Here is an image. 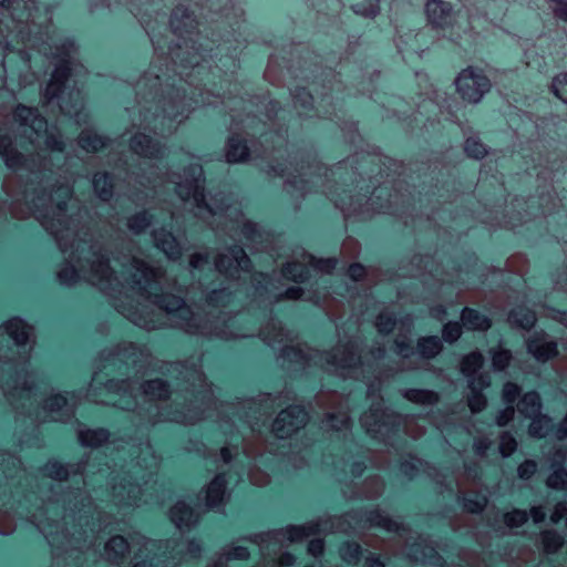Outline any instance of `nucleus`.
Listing matches in <instances>:
<instances>
[{
	"instance_id": "30",
	"label": "nucleus",
	"mask_w": 567,
	"mask_h": 567,
	"mask_svg": "<svg viewBox=\"0 0 567 567\" xmlns=\"http://www.w3.org/2000/svg\"><path fill=\"white\" fill-rule=\"evenodd\" d=\"M155 224V215L151 209H142L127 216L125 226L134 236L145 234Z\"/></svg>"
},
{
	"instance_id": "33",
	"label": "nucleus",
	"mask_w": 567,
	"mask_h": 567,
	"mask_svg": "<svg viewBox=\"0 0 567 567\" xmlns=\"http://www.w3.org/2000/svg\"><path fill=\"white\" fill-rule=\"evenodd\" d=\"M507 321L513 329L529 331L535 326L536 316L526 307H516L508 312Z\"/></svg>"
},
{
	"instance_id": "14",
	"label": "nucleus",
	"mask_w": 567,
	"mask_h": 567,
	"mask_svg": "<svg viewBox=\"0 0 567 567\" xmlns=\"http://www.w3.org/2000/svg\"><path fill=\"white\" fill-rule=\"evenodd\" d=\"M350 396H343L337 391H320L313 398L317 408L327 410L321 421L322 429L330 433V439L341 443L343 453L334 463L336 471H341L340 483L348 485V473L352 478L360 477L367 468L365 456L353 458L354 451L361 447L352 437V420L349 415Z\"/></svg>"
},
{
	"instance_id": "41",
	"label": "nucleus",
	"mask_w": 567,
	"mask_h": 567,
	"mask_svg": "<svg viewBox=\"0 0 567 567\" xmlns=\"http://www.w3.org/2000/svg\"><path fill=\"white\" fill-rule=\"evenodd\" d=\"M484 363V357L480 351H473L463 357L461 371L465 377H472L480 372Z\"/></svg>"
},
{
	"instance_id": "45",
	"label": "nucleus",
	"mask_w": 567,
	"mask_h": 567,
	"mask_svg": "<svg viewBox=\"0 0 567 567\" xmlns=\"http://www.w3.org/2000/svg\"><path fill=\"white\" fill-rule=\"evenodd\" d=\"M487 504L485 496L478 494H467L463 496V507L472 514H481Z\"/></svg>"
},
{
	"instance_id": "49",
	"label": "nucleus",
	"mask_w": 567,
	"mask_h": 567,
	"mask_svg": "<svg viewBox=\"0 0 567 567\" xmlns=\"http://www.w3.org/2000/svg\"><path fill=\"white\" fill-rule=\"evenodd\" d=\"M512 352L507 349L498 348L492 351V365L496 371H504L512 361Z\"/></svg>"
},
{
	"instance_id": "25",
	"label": "nucleus",
	"mask_w": 567,
	"mask_h": 567,
	"mask_svg": "<svg viewBox=\"0 0 567 567\" xmlns=\"http://www.w3.org/2000/svg\"><path fill=\"white\" fill-rule=\"evenodd\" d=\"M227 489L225 473H218L207 485L205 492L206 506L210 509H219L223 506Z\"/></svg>"
},
{
	"instance_id": "61",
	"label": "nucleus",
	"mask_w": 567,
	"mask_h": 567,
	"mask_svg": "<svg viewBox=\"0 0 567 567\" xmlns=\"http://www.w3.org/2000/svg\"><path fill=\"white\" fill-rule=\"evenodd\" d=\"M567 515V501L558 502L553 509L550 520L553 524H558Z\"/></svg>"
},
{
	"instance_id": "17",
	"label": "nucleus",
	"mask_w": 567,
	"mask_h": 567,
	"mask_svg": "<svg viewBox=\"0 0 567 567\" xmlns=\"http://www.w3.org/2000/svg\"><path fill=\"white\" fill-rule=\"evenodd\" d=\"M458 94L464 101L476 104L491 90V81L482 70L467 68L455 79Z\"/></svg>"
},
{
	"instance_id": "39",
	"label": "nucleus",
	"mask_w": 567,
	"mask_h": 567,
	"mask_svg": "<svg viewBox=\"0 0 567 567\" xmlns=\"http://www.w3.org/2000/svg\"><path fill=\"white\" fill-rule=\"evenodd\" d=\"M530 424L528 427V433L532 437L543 439L546 437L550 430L551 419L543 414H536L535 416H530Z\"/></svg>"
},
{
	"instance_id": "6",
	"label": "nucleus",
	"mask_w": 567,
	"mask_h": 567,
	"mask_svg": "<svg viewBox=\"0 0 567 567\" xmlns=\"http://www.w3.org/2000/svg\"><path fill=\"white\" fill-rule=\"evenodd\" d=\"M32 333L33 327L18 317L0 326V389L16 412L19 445L41 449L44 439L40 424L71 422L83 393H52L40 405L39 383L43 382V374L31 368Z\"/></svg>"
},
{
	"instance_id": "56",
	"label": "nucleus",
	"mask_w": 567,
	"mask_h": 567,
	"mask_svg": "<svg viewBox=\"0 0 567 567\" xmlns=\"http://www.w3.org/2000/svg\"><path fill=\"white\" fill-rule=\"evenodd\" d=\"M520 386L513 382H506L503 388L502 399L507 405H514L520 395Z\"/></svg>"
},
{
	"instance_id": "42",
	"label": "nucleus",
	"mask_w": 567,
	"mask_h": 567,
	"mask_svg": "<svg viewBox=\"0 0 567 567\" xmlns=\"http://www.w3.org/2000/svg\"><path fill=\"white\" fill-rule=\"evenodd\" d=\"M352 10L358 16L373 19L380 12V0H362L353 4Z\"/></svg>"
},
{
	"instance_id": "26",
	"label": "nucleus",
	"mask_w": 567,
	"mask_h": 567,
	"mask_svg": "<svg viewBox=\"0 0 567 567\" xmlns=\"http://www.w3.org/2000/svg\"><path fill=\"white\" fill-rule=\"evenodd\" d=\"M78 440L81 445L87 447H99L110 440V431L104 427L91 429L86 425L79 423L78 430Z\"/></svg>"
},
{
	"instance_id": "52",
	"label": "nucleus",
	"mask_w": 567,
	"mask_h": 567,
	"mask_svg": "<svg viewBox=\"0 0 567 567\" xmlns=\"http://www.w3.org/2000/svg\"><path fill=\"white\" fill-rule=\"evenodd\" d=\"M517 449V441L509 432H503L499 436V453L503 457H509Z\"/></svg>"
},
{
	"instance_id": "7",
	"label": "nucleus",
	"mask_w": 567,
	"mask_h": 567,
	"mask_svg": "<svg viewBox=\"0 0 567 567\" xmlns=\"http://www.w3.org/2000/svg\"><path fill=\"white\" fill-rule=\"evenodd\" d=\"M237 84L224 90L223 83L217 87H206L190 92L198 102H193L192 110L198 105H214L220 102L230 116V135L226 144V161L231 164L245 163L251 155L266 159L262 168L269 176L293 178L298 176L295 168L297 157L291 158L288 151L286 121L290 111L282 109L268 95H254L249 100L239 96Z\"/></svg>"
},
{
	"instance_id": "23",
	"label": "nucleus",
	"mask_w": 567,
	"mask_h": 567,
	"mask_svg": "<svg viewBox=\"0 0 567 567\" xmlns=\"http://www.w3.org/2000/svg\"><path fill=\"white\" fill-rule=\"evenodd\" d=\"M169 516L175 526L182 532L189 529L199 520V512L184 501H178L169 511Z\"/></svg>"
},
{
	"instance_id": "20",
	"label": "nucleus",
	"mask_w": 567,
	"mask_h": 567,
	"mask_svg": "<svg viewBox=\"0 0 567 567\" xmlns=\"http://www.w3.org/2000/svg\"><path fill=\"white\" fill-rule=\"evenodd\" d=\"M385 488V483L380 475H370L363 483L353 487H346L342 494L348 499H377Z\"/></svg>"
},
{
	"instance_id": "58",
	"label": "nucleus",
	"mask_w": 567,
	"mask_h": 567,
	"mask_svg": "<svg viewBox=\"0 0 567 567\" xmlns=\"http://www.w3.org/2000/svg\"><path fill=\"white\" fill-rule=\"evenodd\" d=\"M549 8L551 9L555 18L567 22V1L566 0H550Z\"/></svg>"
},
{
	"instance_id": "37",
	"label": "nucleus",
	"mask_w": 567,
	"mask_h": 567,
	"mask_svg": "<svg viewBox=\"0 0 567 567\" xmlns=\"http://www.w3.org/2000/svg\"><path fill=\"white\" fill-rule=\"evenodd\" d=\"M249 550L245 546H228L224 548L217 560L208 567H228L231 560H246L249 558Z\"/></svg>"
},
{
	"instance_id": "13",
	"label": "nucleus",
	"mask_w": 567,
	"mask_h": 567,
	"mask_svg": "<svg viewBox=\"0 0 567 567\" xmlns=\"http://www.w3.org/2000/svg\"><path fill=\"white\" fill-rule=\"evenodd\" d=\"M388 162L389 169L392 173H386V179L371 192L364 204L362 198H359L357 204L351 202L349 206L336 199L334 203L343 214L344 219L364 220L374 213H382L401 218L405 226H411L414 229L421 228L423 223L430 226L439 225V219L442 220V215L450 212V208L444 205L439 209H432L431 213L417 212L413 194L415 188L411 190L406 187L403 190L402 187V181L400 179L402 164L395 159H388Z\"/></svg>"
},
{
	"instance_id": "36",
	"label": "nucleus",
	"mask_w": 567,
	"mask_h": 567,
	"mask_svg": "<svg viewBox=\"0 0 567 567\" xmlns=\"http://www.w3.org/2000/svg\"><path fill=\"white\" fill-rule=\"evenodd\" d=\"M433 470L426 462L415 456H410L400 464L401 474L409 480L415 478L421 472L431 475Z\"/></svg>"
},
{
	"instance_id": "34",
	"label": "nucleus",
	"mask_w": 567,
	"mask_h": 567,
	"mask_svg": "<svg viewBox=\"0 0 567 567\" xmlns=\"http://www.w3.org/2000/svg\"><path fill=\"white\" fill-rule=\"evenodd\" d=\"M542 406L540 395L536 391L526 392L517 402V411L527 419L539 414Z\"/></svg>"
},
{
	"instance_id": "24",
	"label": "nucleus",
	"mask_w": 567,
	"mask_h": 567,
	"mask_svg": "<svg viewBox=\"0 0 567 567\" xmlns=\"http://www.w3.org/2000/svg\"><path fill=\"white\" fill-rule=\"evenodd\" d=\"M152 237L156 248L162 250L171 260H177L182 256V246L177 238L164 227L154 229Z\"/></svg>"
},
{
	"instance_id": "28",
	"label": "nucleus",
	"mask_w": 567,
	"mask_h": 567,
	"mask_svg": "<svg viewBox=\"0 0 567 567\" xmlns=\"http://www.w3.org/2000/svg\"><path fill=\"white\" fill-rule=\"evenodd\" d=\"M112 140L93 130L84 128L78 137V145L86 153H97L110 146Z\"/></svg>"
},
{
	"instance_id": "62",
	"label": "nucleus",
	"mask_w": 567,
	"mask_h": 567,
	"mask_svg": "<svg viewBox=\"0 0 567 567\" xmlns=\"http://www.w3.org/2000/svg\"><path fill=\"white\" fill-rule=\"evenodd\" d=\"M567 460V450L564 447L556 449L550 460V468L565 467Z\"/></svg>"
},
{
	"instance_id": "12",
	"label": "nucleus",
	"mask_w": 567,
	"mask_h": 567,
	"mask_svg": "<svg viewBox=\"0 0 567 567\" xmlns=\"http://www.w3.org/2000/svg\"><path fill=\"white\" fill-rule=\"evenodd\" d=\"M378 527L389 533L405 530L399 523L385 515L379 507L371 509L358 508L341 515H327L302 525H289L286 528L250 534L241 537L258 545L262 556H270L284 546L285 542H300L309 536L328 533L355 534L360 530Z\"/></svg>"
},
{
	"instance_id": "44",
	"label": "nucleus",
	"mask_w": 567,
	"mask_h": 567,
	"mask_svg": "<svg viewBox=\"0 0 567 567\" xmlns=\"http://www.w3.org/2000/svg\"><path fill=\"white\" fill-rule=\"evenodd\" d=\"M396 326V318L392 312L381 311L375 319V327L380 334H390Z\"/></svg>"
},
{
	"instance_id": "57",
	"label": "nucleus",
	"mask_w": 567,
	"mask_h": 567,
	"mask_svg": "<svg viewBox=\"0 0 567 567\" xmlns=\"http://www.w3.org/2000/svg\"><path fill=\"white\" fill-rule=\"evenodd\" d=\"M537 471V463L534 460H526L517 467V475L522 480H529Z\"/></svg>"
},
{
	"instance_id": "9",
	"label": "nucleus",
	"mask_w": 567,
	"mask_h": 567,
	"mask_svg": "<svg viewBox=\"0 0 567 567\" xmlns=\"http://www.w3.org/2000/svg\"><path fill=\"white\" fill-rule=\"evenodd\" d=\"M280 394L260 393L256 398H248L230 402L220 412V429L227 436L224 446L214 455V462L219 465H230V468L240 481L245 474L257 486H265L270 482L267 473L255 470L257 458L261 456V449L250 446L246 432L257 441H264L262 429L266 427L268 415L279 406Z\"/></svg>"
},
{
	"instance_id": "16",
	"label": "nucleus",
	"mask_w": 567,
	"mask_h": 567,
	"mask_svg": "<svg viewBox=\"0 0 567 567\" xmlns=\"http://www.w3.org/2000/svg\"><path fill=\"white\" fill-rule=\"evenodd\" d=\"M401 276L406 277H420L423 278L424 284H427V278H432L437 285V289L440 293H443V289L445 286H453L457 288L456 296L463 289H468L470 286L465 284L463 279H461V274L457 275L456 279L452 278H437V275L434 271H437L436 266L434 265V259L430 255H415L411 262L410 268L404 269L400 268Z\"/></svg>"
},
{
	"instance_id": "54",
	"label": "nucleus",
	"mask_w": 567,
	"mask_h": 567,
	"mask_svg": "<svg viewBox=\"0 0 567 567\" xmlns=\"http://www.w3.org/2000/svg\"><path fill=\"white\" fill-rule=\"evenodd\" d=\"M282 76V70L279 68L276 55H270L268 60V65L265 70V78L271 82L277 83L280 81Z\"/></svg>"
},
{
	"instance_id": "35",
	"label": "nucleus",
	"mask_w": 567,
	"mask_h": 567,
	"mask_svg": "<svg viewBox=\"0 0 567 567\" xmlns=\"http://www.w3.org/2000/svg\"><path fill=\"white\" fill-rule=\"evenodd\" d=\"M402 396L424 406L435 405L440 400V395L435 391L426 389H404L402 390Z\"/></svg>"
},
{
	"instance_id": "60",
	"label": "nucleus",
	"mask_w": 567,
	"mask_h": 567,
	"mask_svg": "<svg viewBox=\"0 0 567 567\" xmlns=\"http://www.w3.org/2000/svg\"><path fill=\"white\" fill-rule=\"evenodd\" d=\"M491 445H492V442L489 439L480 437L474 441V444H473L474 453L480 457H484V456H486Z\"/></svg>"
},
{
	"instance_id": "22",
	"label": "nucleus",
	"mask_w": 567,
	"mask_h": 567,
	"mask_svg": "<svg viewBox=\"0 0 567 567\" xmlns=\"http://www.w3.org/2000/svg\"><path fill=\"white\" fill-rule=\"evenodd\" d=\"M412 324H405L402 322L401 331L398 333L393 341L392 350L400 357L404 362L408 363L409 368L416 369L417 364L413 362L414 359V346L411 340Z\"/></svg>"
},
{
	"instance_id": "27",
	"label": "nucleus",
	"mask_w": 567,
	"mask_h": 567,
	"mask_svg": "<svg viewBox=\"0 0 567 567\" xmlns=\"http://www.w3.org/2000/svg\"><path fill=\"white\" fill-rule=\"evenodd\" d=\"M461 322L468 331L485 332L492 327V320L477 309L465 307L461 311Z\"/></svg>"
},
{
	"instance_id": "63",
	"label": "nucleus",
	"mask_w": 567,
	"mask_h": 567,
	"mask_svg": "<svg viewBox=\"0 0 567 567\" xmlns=\"http://www.w3.org/2000/svg\"><path fill=\"white\" fill-rule=\"evenodd\" d=\"M324 551V540L321 538L311 539L308 544V553L313 557H319Z\"/></svg>"
},
{
	"instance_id": "5",
	"label": "nucleus",
	"mask_w": 567,
	"mask_h": 567,
	"mask_svg": "<svg viewBox=\"0 0 567 567\" xmlns=\"http://www.w3.org/2000/svg\"><path fill=\"white\" fill-rule=\"evenodd\" d=\"M0 86L13 64H20L21 71L29 69L31 54L27 49L37 50L50 56L53 64L41 93L42 105L78 125L84 123V97L78 84L86 70L79 60L75 41L53 39L51 11L35 0H0Z\"/></svg>"
},
{
	"instance_id": "18",
	"label": "nucleus",
	"mask_w": 567,
	"mask_h": 567,
	"mask_svg": "<svg viewBox=\"0 0 567 567\" xmlns=\"http://www.w3.org/2000/svg\"><path fill=\"white\" fill-rule=\"evenodd\" d=\"M308 422V412L303 406L292 404L281 410L274 420L270 431L277 439H288Z\"/></svg>"
},
{
	"instance_id": "11",
	"label": "nucleus",
	"mask_w": 567,
	"mask_h": 567,
	"mask_svg": "<svg viewBox=\"0 0 567 567\" xmlns=\"http://www.w3.org/2000/svg\"><path fill=\"white\" fill-rule=\"evenodd\" d=\"M115 167L124 171L126 176L140 186L153 190V197L163 203L162 209L167 213L169 219L174 218L175 200L192 202L195 216L210 227H214V221L208 219L221 217L228 208V199L223 193L209 195L207 198L203 167L197 163L184 167L183 174L162 172L158 166H150V172H136L127 163L126 155H121Z\"/></svg>"
},
{
	"instance_id": "47",
	"label": "nucleus",
	"mask_w": 567,
	"mask_h": 567,
	"mask_svg": "<svg viewBox=\"0 0 567 567\" xmlns=\"http://www.w3.org/2000/svg\"><path fill=\"white\" fill-rule=\"evenodd\" d=\"M528 513L525 509L515 508L511 512H507L503 516L504 524L508 528H517L525 525L528 520Z\"/></svg>"
},
{
	"instance_id": "40",
	"label": "nucleus",
	"mask_w": 567,
	"mask_h": 567,
	"mask_svg": "<svg viewBox=\"0 0 567 567\" xmlns=\"http://www.w3.org/2000/svg\"><path fill=\"white\" fill-rule=\"evenodd\" d=\"M362 547L357 542L347 540L339 547L340 558L348 565H357L362 557Z\"/></svg>"
},
{
	"instance_id": "53",
	"label": "nucleus",
	"mask_w": 567,
	"mask_h": 567,
	"mask_svg": "<svg viewBox=\"0 0 567 567\" xmlns=\"http://www.w3.org/2000/svg\"><path fill=\"white\" fill-rule=\"evenodd\" d=\"M487 404L486 396L483 392L480 391H471V394L467 396V405L472 413L482 412Z\"/></svg>"
},
{
	"instance_id": "31",
	"label": "nucleus",
	"mask_w": 567,
	"mask_h": 567,
	"mask_svg": "<svg viewBox=\"0 0 567 567\" xmlns=\"http://www.w3.org/2000/svg\"><path fill=\"white\" fill-rule=\"evenodd\" d=\"M92 187L100 200L109 203L114 196L113 174L109 172H96L92 178Z\"/></svg>"
},
{
	"instance_id": "48",
	"label": "nucleus",
	"mask_w": 567,
	"mask_h": 567,
	"mask_svg": "<svg viewBox=\"0 0 567 567\" xmlns=\"http://www.w3.org/2000/svg\"><path fill=\"white\" fill-rule=\"evenodd\" d=\"M464 151L468 157L481 159L487 154L486 146L477 137H468L464 144Z\"/></svg>"
},
{
	"instance_id": "15",
	"label": "nucleus",
	"mask_w": 567,
	"mask_h": 567,
	"mask_svg": "<svg viewBox=\"0 0 567 567\" xmlns=\"http://www.w3.org/2000/svg\"><path fill=\"white\" fill-rule=\"evenodd\" d=\"M336 85L338 87L340 86V81L337 79V75L331 71L324 73V79L322 80L321 85L322 91L320 92V102L316 111H313L315 96L312 92L305 86H296L293 90H290L293 106L299 117H313L316 115L334 121L336 124L349 136V141L351 143H355L357 137L359 136L357 123L341 117L333 105V97L330 96L336 90Z\"/></svg>"
},
{
	"instance_id": "64",
	"label": "nucleus",
	"mask_w": 567,
	"mask_h": 567,
	"mask_svg": "<svg viewBox=\"0 0 567 567\" xmlns=\"http://www.w3.org/2000/svg\"><path fill=\"white\" fill-rule=\"evenodd\" d=\"M365 275V268L361 264H351L348 268V276L353 281H360Z\"/></svg>"
},
{
	"instance_id": "29",
	"label": "nucleus",
	"mask_w": 567,
	"mask_h": 567,
	"mask_svg": "<svg viewBox=\"0 0 567 567\" xmlns=\"http://www.w3.org/2000/svg\"><path fill=\"white\" fill-rule=\"evenodd\" d=\"M443 350L442 339L437 336L420 337L414 346V358L432 360Z\"/></svg>"
},
{
	"instance_id": "19",
	"label": "nucleus",
	"mask_w": 567,
	"mask_h": 567,
	"mask_svg": "<svg viewBox=\"0 0 567 567\" xmlns=\"http://www.w3.org/2000/svg\"><path fill=\"white\" fill-rule=\"evenodd\" d=\"M424 12L427 24L435 31H447L456 22L452 3L444 0H427Z\"/></svg>"
},
{
	"instance_id": "3",
	"label": "nucleus",
	"mask_w": 567,
	"mask_h": 567,
	"mask_svg": "<svg viewBox=\"0 0 567 567\" xmlns=\"http://www.w3.org/2000/svg\"><path fill=\"white\" fill-rule=\"evenodd\" d=\"M337 264V258H317L301 249L296 252L293 259L282 266L280 271L254 274L250 279L249 293L252 298L250 306L234 313L225 309L233 300L230 288L220 287L209 290L200 276L208 272L212 276L219 274L234 278L240 270L248 272L251 260L247 252L241 246L233 245L219 252L213 261L209 251H196L189 256L188 265L192 276L198 277V288L210 310L204 315L194 312L185 303L188 315L177 317L175 328L189 334L226 341L258 336L274 348L276 344L291 340L292 336L281 321L274 317L272 306L284 299H302L305 295L301 287L282 289L284 280L305 284L312 278L313 274H331Z\"/></svg>"
},
{
	"instance_id": "43",
	"label": "nucleus",
	"mask_w": 567,
	"mask_h": 567,
	"mask_svg": "<svg viewBox=\"0 0 567 567\" xmlns=\"http://www.w3.org/2000/svg\"><path fill=\"white\" fill-rule=\"evenodd\" d=\"M551 473L548 475L546 480V485L555 491H566L567 489V468H550Z\"/></svg>"
},
{
	"instance_id": "1",
	"label": "nucleus",
	"mask_w": 567,
	"mask_h": 567,
	"mask_svg": "<svg viewBox=\"0 0 567 567\" xmlns=\"http://www.w3.org/2000/svg\"><path fill=\"white\" fill-rule=\"evenodd\" d=\"M0 113V156L11 174L3 181L7 199L0 203V217L33 216L50 233L64 256L56 274L61 285L71 287L83 279L107 296L114 309L137 327L155 330L162 322L154 310L175 319L188 315L184 298L166 292L161 268L132 256L113 258L121 277L111 266L110 250L95 237L90 210L80 205L64 168L66 140L55 125H49L37 107L17 105L12 134Z\"/></svg>"
},
{
	"instance_id": "2",
	"label": "nucleus",
	"mask_w": 567,
	"mask_h": 567,
	"mask_svg": "<svg viewBox=\"0 0 567 567\" xmlns=\"http://www.w3.org/2000/svg\"><path fill=\"white\" fill-rule=\"evenodd\" d=\"M91 14L114 12L126 8L148 35L155 59L136 82L135 105L125 106L137 128L128 142L133 154L150 159H162L167 145L155 138L172 135L188 117L193 102L187 90L197 92L215 83L216 72L234 74L241 45L243 8L234 0H207L210 22L216 27L212 39L195 31L199 25L195 12L178 4L172 12L169 29L167 14L155 0H85Z\"/></svg>"
},
{
	"instance_id": "50",
	"label": "nucleus",
	"mask_w": 567,
	"mask_h": 567,
	"mask_svg": "<svg viewBox=\"0 0 567 567\" xmlns=\"http://www.w3.org/2000/svg\"><path fill=\"white\" fill-rule=\"evenodd\" d=\"M462 322L449 321L442 328V340L447 343L456 342L462 336Z\"/></svg>"
},
{
	"instance_id": "55",
	"label": "nucleus",
	"mask_w": 567,
	"mask_h": 567,
	"mask_svg": "<svg viewBox=\"0 0 567 567\" xmlns=\"http://www.w3.org/2000/svg\"><path fill=\"white\" fill-rule=\"evenodd\" d=\"M468 389L471 391L483 392L491 384V377L487 373H480L468 377Z\"/></svg>"
},
{
	"instance_id": "51",
	"label": "nucleus",
	"mask_w": 567,
	"mask_h": 567,
	"mask_svg": "<svg viewBox=\"0 0 567 567\" xmlns=\"http://www.w3.org/2000/svg\"><path fill=\"white\" fill-rule=\"evenodd\" d=\"M551 92L567 104V73H560L553 79Z\"/></svg>"
},
{
	"instance_id": "59",
	"label": "nucleus",
	"mask_w": 567,
	"mask_h": 567,
	"mask_svg": "<svg viewBox=\"0 0 567 567\" xmlns=\"http://www.w3.org/2000/svg\"><path fill=\"white\" fill-rule=\"evenodd\" d=\"M514 415H515L514 405H507L505 409L499 410L497 412L495 422L501 427L506 426L514 419Z\"/></svg>"
},
{
	"instance_id": "46",
	"label": "nucleus",
	"mask_w": 567,
	"mask_h": 567,
	"mask_svg": "<svg viewBox=\"0 0 567 567\" xmlns=\"http://www.w3.org/2000/svg\"><path fill=\"white\" fill-rule=\"evenodd\" d=\"M410 556H412L414 560L427 565L442 566L444 563L443 557L440 556L433 547H425L421 555L411 550Z\"/></svg>"
},
{
	"instance_id": "38",
	"label": "nucleus",
	"mask_w": 567,
	"mask_h": 567,
	"mask_svg": "<svg viewBox=\"0 0 567 567\" xmlns=\"http://www.w3.org/2000/svg\"><path fill=\"white\" fill-rule=\"evenodd\" d=\"M543 550L546 554H556L564 546V537L555 529H545L540 533Z\"/></svg>"
},
{
	"instance_id": "4",
	"label": "nucleus",
	"mask_w": 567,
	"mask_h": 567,
	"mask_svg": "<svg viewBox=\"0 0 567 567\" xmlns=\"http://www.w3.org/2000/svg\"><path fill=\"white\" fill-rule=\"evenodd\" d=\"M151 363L152 353L146 344L123 341L104 349L85 396L99 404L131 411L132 423L138 427L163 422L192 425L213 416L214 412L220 420V412L229 403L218 405L199 361L165 362L161 371L174 383L155 378L138 385L131 378L104 380L103 377L109 374L107 370L143 373Z\"/></svg>"
},
{
	"instance_id": "32",
	"label": "nucleus",
	"mask_w": 567,
	"mask_h": 567,
	"mask_svg": "<svg viewBox=\"0 0 567 567\" xmlns=\"http://www.w3.org/2000/svg\"><path fill=\"white\" fill-rule=\"evenodd\" d=\"M240 233L248 245L255 247L256 250L264 248V243L268 239V234L264 228L251 220H244L240 227Z\"/></svg>"
},
{
	"instance_id": "21",
	"label": "nucleus",
	"mask_w": 567,
	"mask_h": 567,
	"mask_svg": "<svg viewBox=\"0 0 567 567\" xmlns=\"http://www.w3.org/2000/svg\"><path fill=\"white\" fill-rule=\"evenodd\" d=\"M527 352L539 362H546L558 354L557 343L548 340L545 332H535L526 340Z\"/></svg>"
},
{
	"instance_id": "10",
	"label": "nucleus",
	"mask_w": 567,
	"mask_h": 567,
	"mask_svg": "<svg viewBox=\"0 0 567 567\" xmlns=\"http://www.w3.org/2000/svg\"><path fill=\"white\" fill-rule=\"evenodd\" d=\"M389 157L374 158L361 154L349 156L347 159L341 161L332 167H327L322 163L318 162L310 154L307 157L301 155V163L295 171L298 176L293 178L285 179L284 189L287 194L295 198H302L307 193L321 192L329 198L330 202L336 205V199L344 203L349 206L351 202L357 204L359 198H362V203L370 197V185L367 186L364 194L358 196L352 195V189H349L350 185L359 184L364 182L363 174H367L365 165L371 164L379 167V174L373 175V169L368 174L370 184L373 189L378 187L384 179H386V173H392L389 169Z\"/></svg>"
},
{
	"instance_id": "8",
	"label": "nucleus",
	"mask_w": 567,
	"mask_h": 567,
	"mask_svg": "<svg viewBox=\"0 0 567 567\" xmlns=\"http://www.w3.org/2000/svg\"><path fill=\"white\" fill-rule=\"evenodd\" d=\"M280 359L284 364H288L287 369L295 371L318 367L343 378L362 379L367 386V396L373 400L369 411L360 417L365 432L385 445L394 446L396 437L405 431L403 416L383 406L380 372L374 364H364L357 340L340 342L330 351H320L307 344L285 346L280 351Z\"/></svg>"
}]
</instances>
